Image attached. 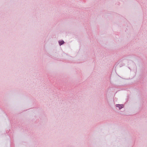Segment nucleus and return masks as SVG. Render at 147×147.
Masks as SVG:
<instances>
[{
    "instance_id": "nucleus-1",
    "label": "nucleus",
    "mask_w": 147,
    "mask_h": 147,
    "mask_svg": "<svg viewBox=\"0 0 147 147\" xmlns=\"http://www.w3.org/2000/svg\"><path fill=\"white\" fill-rule=\"evenodd\" d=\"M116 107H119V109H121L123 107V105H116Z\"/></svg>"
},
{
    "instance_id": "nucleus-2",
    "label": "nucleus",
    "mask_w": 147,
    "mask_h": 147,
    "mask_svg": "<svg viewBox=\"0 0 147 147\" xmlns=\"http://www.w3.org/2000/svg\"><path fill=\"white\" fill-rule=\"evenodd\" d=\"M59 44L60 45H62L64 43V42L63 40H61L59 41Z\"/></svg>"
}]
</instances>
